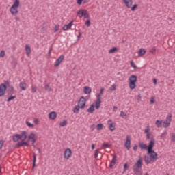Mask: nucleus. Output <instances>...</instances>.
Here are the masks:
<instances>
[{"label":"nucleus","mask_w":175,"mask_h":175,"mask_svg":"<svg viewBox=\"0 0 175 175\" xmlns=\"http://www.w3.org/2000/svg\"><path fill=\"white\" fill-rule=\"evenodd\" d=\"M101 147L103 149L110 148V147H111V145H110V144H109V143H104V144H103Z\"/></svg>","instance_id":"31"},{"label":"nucleus","mask_w":175,"mask_h":175,"mask_svg":"<svg viewBox=\"0 0 175 175\" xmlns=\"http://www.w3.org/2000/svg\"><path fill=\"white\" fill-rule=\"evenodd\" d=\"M120 117H122V118H125V117H126V113H125V112H124L123 111H122L120 112Z\"/></svg>","instance_id":"43"},{"label":"nucleus","mask_w":175,"mask_h":175,"mask_svg":"<svg viewBox=\"0 0 175 175\" xmlns=\"http://www.w3.org/2000/svg\"><path fill=\"white\" fill-rule=\"evenodd\" d=\"M154 103H155V100H154V97H152L150 99V104L154 105Z\"/></svg>","instance_id":"51"},{"label":"nucleus","mask_w":175,"mask_h":175,"mask_svg":"<svg viewBox=\"0 0 175 175\" xmlns=\"http://www.w3.org/2000/svg\"><path fill=\"white\" fill-rule=\"evenodd\" d=\"M142 163H143V160L139 159L136 162L135 165H133V170L135 174H137V173H140V169H142Z\"/></svg>","instance_id":"2"},{"label":"nucleus","mask_w":175,"mask_h":175,"mask_svg":"<svg viewBox=\"0 0 175 175\" xmlns=\"http://www.w3.org/2000/svg\"><path fill=\"white\" fill-rule=\"evenodd\" d=\"M34 139H36V135L34 133H31L28 137V142H31V140H33Z\"/></svg>","instance_id":"21"},{"label":"nucleus","mask_w":175,"mask_h":175,"mask_svg":"<svg viewBox=\"0 0 175 175\" xmlns=\"http://www.w3.org/2000/svg\"><path fill=\"white\" fill-rule=\"evenodd\" d=\"M172 113H169L166 117L165 121L164 122H168L169 124H170V122H172Z\"/></svg>","instance_id":"28"},{"label":"nucleus","mask_w":175,"mask_h":175,"mask_svg":"<svg viewBox=\"0 0 175 175\" xmlns=\"http://www.w3.org/2000/svg\"><path fill=\"white\" fill-rule=\"evenodd\" d=\"M130 65L131 68H133L134 69H136L137 67L136 66V64H135V62H133V60L130 61Z\"/></svg>","instance_id":"40"},{"label":"nucleus","mask_w":175,"mask_h":175,"mask_svg":"<svg viewBox=\"0 0 175 175\" xmlns=\"http://www.w3.org/2000/svg\"><path fill=\"white\" fill-rule=\"evenodd\" d=\"M51 51H53V46H51L49 48V52H48L49 55H50L51 54Z\"/></svg>","instance_id":"54"},{"label":"nucleus","mask_w":175,"mask_h":175,"mask_svg":"<svg viewBox=\"0 0 175 175\" xmlns=\"http://www.w3.org/2000/svg\"><path fill=\"white\" fill-rule=\"evenodd\" d=\"M66 125H68V120H64L59 123V126L61 127L66 126Z\"/></svg>","instance_id":"33"},{"label":"nucleus","mask_w":175,"mask_h":175,"mask_svg":"<svg viewBox=\"0 0 175 175\" xmlns=\"http://www.w3.org/2000/svg\"><path fill=\"white\" fill-rule=\"evenodd\" d=\"M110 131H114L116 129V124L115 123H110L108 124Z\"/></svg>","instance_id":"30"},{"label":"nucleus","mask_w":175,"mask_h":175,"mask_svg":"<svg viewBox=\"0 0 175 175\" xmlns=\"http://www.w3.org/2000/svg\"><path fill=\"white\" fill-rule=\"evenodd\" d=\"M103 91H105V89L104 88H101L100 94H98V95H100V97L102 96V94H103Z\"/></svg>","instance_id":"55"},{"label":"nucleus","mask_w":175,"mask_h":175,"mask_svg":"<svg viewBox=\"0 0 175 175\" xmlns=\"http://www.w3.org/2000/svg\"><path fill=\"white\" fill-rule=\"evenodd\" d=\"M148 132H150V126H148V127L145 129V133H149Z\"/></svg>","instance_id":"56"},{"label":"nucleus","mask_w":175,"mask_h":175,"mask_svg":"<svg viewBox=\"0 0 175 175\" xmlns=\"http://www.w3.org/2000/svg\"><path fill=\"white\" fill-rule=\"evenodd\" d=\"M38 91V88L36 86L31 85V94H36Z\"/></svg>","instance_id":"38"},{"label":"nucleus","mask_w":175,"mask_h":175,"mask_svg":"<svg viewBox=\"0 0 175 175\" xmlns=\"http://www.w3.org/2000/svg\"><path fill=\"white\" fill-rule=\"evenodd\" d=\"M96 129L97 131H102V129H103V124H98L96 126Z\"/></svg>","instance_id":"36"},{"label":"nucleus","mask_w":175,"mask_h":175,"mask_svg":"<svg viewBox=\"0 0 175 175\" xmlns=\"http://www.w3.org/2000/svg\"><path fill=\"white\" fill-rule=\"evenodd\" d=\"M154 144H155V139H152L149 142L147 154L148 155L150 154V157L152 161H158V154L152 150V148H154Z\"/></svg>","instance_id":"1"},{"label":"nucleus","mask_w":175,"mask_h":175,"mask_svg":"<svg viewBox=\"0 0 175 175\" xmlns=\"http://www.w3.org/2000/svg\"><path fill=\"white\" fill-rule=\"evenodd\" d=\"M13 99H16V96H10L8 98L7 102H10V100H13Z\"/></svg>","instance_id":"44"},{"label":"nucleus","mask_w":175,"mask_h":175,"mask_svg":"<svg viewBox=\"0 0 175 175\" xmlns=\"http://www.w3.org/2000/svg\"><path fill=\"white\" fill-rule=\"evenodd\" d=\"M129 87L131 90H135V88H136V81H137V77L136 75H131L129 78Z\"/></svg>","instance_id":"3"},{"label":"nucleus","mask_w":175,"mask_h":175,"mask_svg":"<svg viewBox=\"0 0 175 175\" xmlns=\"http://www.w3.org/2000/svg\"><path fill=\"white\" fill-rule=\"evenodd\" d=\"M19 88L21 91H25V90H27V83L25 82H21L19 83Z\"/></svg>","instance_id":"16"},{"label":"nucleus","mask_w":175,"mask_h":175,"mask_svg":"<svg viewBox=\"0 0 175 175\" xmlns=\"http://www.w3.org/2000/svg\"><path fill=\"white\" fill-rule=\"evenodd\" d=\"M102 99V97H100V94L97 95V100L96 102V110H99V107H100V100Z\"/></svg>","instance_id":"11"},{"label":"nucleus","mask_w":175,"mask_h":175,"mask_svg":"<svg viewBox=\"0 0 175 175\" xmlns=\"http://www.w3.org/2000/svg\"><path fill=\"white\" fill-rule=\"evenodd\" d=\"M155 51H157V47L153 46L149 52L151 53L152 54H154Z\"/></svg>","instance_id":"41"},{"label":"nucleus","mask_w":175,"mask_h":175,"mask_svg":"<svg viewBox=\"0 0 175 175\" xmlns=\"http://www.w3.org/2000/svg\"><path fill=\"white\" fill-rule=\"evenodd\" d=\"M33 167L32 170L35 169V166L36 165V154L33 153Z\"/></svg>","instance_id":"26"},{"label":"nucleus","mask_w":175,"mask_h":175,"mask_svg":"<svg viewBox=\"0 0 175 175\" xmlns=\"http://www.w3.org/2000/svg\"><path fill=\"white\" fill-rule=\"evenodd\" d=\"M95 110V105L92 104L90 105V108L87 110L88 113H94V111Z\"/></svg>","instance_id":"27"},{"label":"nucleus","mask_w":175,"mask_h":175,"mask_svg":"<svg viewBox=\"0 0 175 175\" xmlns=\"http://www.w3.org/2000/svg\"><path fill=\"white\" fill-rule=\"evenodd\" d=\"M133 150H134L135 151H137V144L134 145Z\"/></svg>","instance_id":"58"},{"label":"nucleus","mask_w":175,"mask_h":175,"mask_svg":"<svg viewBox=\"0 0 175 175\" xmlns=\"http://www.w3.org/2000/svg\"><path fill=\"white\" fill-rule=\"evenodd\" d=\"M7 92L8 95H13V94H14V88H13L12 85L9 84V83H7Z\"/></svg>","instance_id":"7"},{"label":"nucleus","mask_w":175,"mask_h":175,"mask_svg":"<svg viewBox=\"0 0 175 175\" xmlns=\"http://www.w3.org/2000/svg\"><path fill=\"white\" fill-rule=\"evenodd\" d=\"M78 103H79L78 106H79V107H81V109H84V107H85V103H87V100H85V97L82 96L79 99Z\"/></svg>","instance_id":"4"},{"label":"nucleus","mask_w":175,"mask_h":175,"mask_svg":"<svg viewBox=\"0 0 175 175\" xmlns=\"http://www.w3.org/2000/svg\"><path fill=\"white\" fill-rule=\"evenodd\" d=\"M126 169H128V163H125L124 165V170H126Z\"/></svg>","instance_id":"59"},{"label":"nucleus","mask_w":175,"mask_h":175,"mask_svg":"<svg viewBox=\"0 0 175 175\" xmlns=\"http://www.w3.org/2000/svg\"><path fill=\"white\" fill-rule=\"evenodd\" d=\"M64 59H65V56H64V55H61L58 57V59L55 62L54 66H55V68H57V66H59V64H61V62L64 61Z\"/></svg>","instance_id":"6"},{"label":"nucleus","mask_w":175,"mask_h":175,"mask_svg":"<svg viewBox=\"0 0 175 175\" xmlns=\"http://www.w3.org/2000/svg\"><path fill=\"white\" fill-rule=\"evenodd\" d=\"M44 90H45V91H47L48 92H51V91H53V89H51V88H50V85H45Z\"/></svg>","instance_id":"34"},{"label":"nucleus","mask_w":175,"mask_h":175,"mask_svg":"<svg viewBox=\"0 0 175 175\" xmlns=\"http://www.w3.org/2000/svg\"><path fill=\"white\" fill-rule=\"evenodd\" d=\"M163 122V127L164 128H167V126H169V125H170V123L167 122Z\"/></svg>","instance_id":"47"},{"label":"nucleus","mask_w":175,"mask_h":175,"mask_svg":"<svg viewBox=\"0 0 175 175\" xmlns=\"http://www.w3.org/2000/svg\"><path fill=\"white\" fill-rule=\"evenodd\" d=\"M85 12V10H81V9L78 10V12H77L78 17H79L80 18H81V17H83Z\"/></svg>","instance_id":"23"},{"label":"nucleus","mask_w":175,"mask_h":175,"mask_svg":"<svg viewBox=\"0 0 175 175\" xmlns=\"http://www.w3.org/2000/svg\"><path fill=\"white\" fill-rule=\"evenodd\" d=\"M146 139H150V133L146 134Z\"/></svg>","instance_id":"64"},{"label":"nucleus","mask_w":175,"mask_h":175,"mask_svg":"<svg viewBox=\"0 0 175 175\" xmlns=\"http://www.w3.org/2000/svg\"><path fill=\"white\" fill-rule=\"evenodd\" d=\"M25 51H26V55L27 56H29V55L31 54V46H29L28 44L25 45Z\"/></svg>","instance_id":"20"},{"label":"nucleus","mask_w":175,"mask_h":175,"mask_svg":"<svg viewBox=\"0 0 175 175\" xmlns=\"http://www.w3.org/2000/svg\"><path fill=\"white\" fill-rule=\"evenodd\" d=\"M99 148L96 149L95 150V153H94V158L96 159V158H98V154L99 153Z\"/></svg>","instance_id":"46"},{"label":"nucleus","mask_w":175,"mask_h":175,"mask_svg":"<svg viewBox=\"0 0 175 175\" xmlns=\"http://www.w3.org/2000/svg\"><path fill=\"white\" fill-rule=\"evenodd\" d=\"M126 150H131V137L126 135V139L124 144Z\"/></svg>","instance_id":"9"},{"label":"nucleus","mask_w":175,"mask_h":175,"mask_svg":"<svg viewBox=\"0 0 175 175\" xmlns=\"http://www.w3.org/2000/svg\"><path fill=\"white\" fill-rule=\"evenodd\" d=\"M21 142H24L27 139V131H22L20 134Z\"/></svg>","instance_id":"15"},{"label":"nucleus","mask_w":175,"mask_h":175,"mask_svg":"<svg viewBox=\"0 0 175 175\" xmlns=\"http://www.w3.org/2000/svg\"><path fill=\"white\" fill-rule=\"evenodd\" d=\"M81 107L80 106L77 105L76 106L74 109H73V112L76 113L77 114L79 113V110H80Z\"/></svg>","instance_id":"39"},{"label":"nucleus","mask_w":175,"mask_h":175,"mask_svg":"<svg viewBox=\"0 0 175 175\" xmlns=\"http://www.w3.org/2000/svg\"><path fill=\"white\" fill-rule=\"evenodd\" d=\"M3 140H0V150L3 147Z\"/></svg>","instance_id":"52"},{"label":"nucleus","mask_w":175,"mask_h":175,"mask_svg":"<svg viewBox=\"0 0 175 175\" xmlns=\"http://www.w3.org/2000/svg\"><path fill=\"white\" fill-rule=\"evenodd\" d=\"M50 120H55L57 118V113L53 111L49 113Z\"/></svg>","instance_id":"22"},{"label":"nucleus","mask_w":175,"mask_h":175,"mask_svg":"<svg viewBox=\"0 0 175 175\" xmlns=\"http://www.w3.org/2000/svg\"><path fill=\"white\" fill-rule=\"evenodd\" d=\"M151 161H152V159L148 157V156H145L144 161L146 162V163H147V165L151 163Z\"/></svg>","instance_id":"29"},{"label":"nucleus","mask_w":175,"mask_h":175,"mask_svg":"<svg viewBox=\"0 0 175 175\" xmlns=\"http://www.w3.org/2000/svg\"><path fill=\"white\" fill-rule=\"evenodd\" d=\"M85 24L87 27H90V25H91V21L88 20Z\"/></svg>","instance_id":"50"},{"label":"nucleus","mask_w":175,"mask_h":175,"mask_svg":"<svg viewBox=\"0 0 175 175\" xmlns=\"http://www.w3.org/2000/svg\"><path fill=\"white\" fill-rule=\"evenodd\" d=\"M139 147L141 148V150H148L147 151H148V146H147V144H144V143H139Z\"/></svg>","instance_id":"18"},{"label":"nucleus","mask_w":175,"mask_h":175,"mask_svg":"<svg viewBox=\"0 0 175 175\" xmlns=\"http://www.w3.org/2000/svg\"><path fill=\"white\" fill-rule=\"evenodd\" d=\"M30 142H32V145L33 146V144H35V143L36 142V138H35L34 139H31Z\"/></svg>","instance_id":"62"},{"label":"nucleus","mask_w":175,"mask_h":175,"mask_svg":"<svg viewBox=\"0 0 175 175\" xmlns=\"http://www.w3.org/2000/svg\"><path fill=\"white\" fill-rule=\"evenodd\" d=\"M117 161V155H114L112 158V161L110 163L109 167L111 169L113 166L116 165V162Z\"/></svg>","instance_id":"17"},{"label":"nucleus","mask_w":175,"mask_h":175,"mask_svg":"<svg viewBox=\"0 0 175 175\" xmlns=\"http://www.w3.org/2000/svg\"><path fill=\"white\" fill-rule=\"evenodd\" d=\"M26 125H27V126H29V128H33V124H31V122L27 121L26 122Z\"/></svg>","instance_id":"45"},{"label":"nucleus","mask_w":175,"mask_h":175,"mask_svg":"<svg viewBox=\"0 0 175 175\" xmlns=\"http://www.w3.org/2000/svg\"><path fill=\"white\" fill-rule=\"evenodd\" d=\"M0 57L1 58H3V57H5V51H1L0 53Z\"/></svg>","instance_id":"49"},{"label":"nucleus","mask_w":175,"mask_h":175,"mask_svg":"<svg viewBox=\"0 0 175 175\" xmlns=\"http://www.w3.org/2000/svg\"><path fill=\"white\" fill-rule=\"evenodd\" d=\"M137 100L138 102H140L142 100V96H140V94H139L137 96Z\"/></svg>","instance_id":"61"},{"label":"nucleus","mask_w":175,"mask_h":175,"mask_svg":"<svg viewBox=\"0 0 175 175\" xmlns=\"http://www.w3.org/2000/svg\"><path fill=\"white\" fill-rule=\"evenodd\" d=\"M24 146H26V147H29V144H28V142H23V141H22V142H18L16 145V146L18 148L24 147Z\"/></svg>","instance_id":"12"},{"label":"nucleus","mask_w":175,"mask_h":175,"mask_svg":"<svg viewBox=\"0 0 175 175\" xmlns=\"http://www.w3.org/2000/svg\"><path fill=\"white\" fill-rule=\"evenodd\" d=\"M70 157H72V150H70V148L66 149L64 151V158L66 159H69Z\"/></svg>","instance_id":"8"},{"label":"nucleus","mask_w":175,"mask_h":175,"mask_svg":"<svg viewBox=\"0 0 175 175\" xmlns=\"http://www.w3.org/2000/svg\"><path fill=\"white\" fill-rule=\"evenodd\" d=\"M123 2L128 9H131V8H132V5L133 3L132 0H123Z\"/></svg>","instance_id":"10"},{"label":"nucleus","mask_w":175,"mask_h":175,"mask_svg":"<svg viewBox=\"0 0 175 175\" xmlns=\"http://www.w3.org/2000/svg\"><path fill=\"white\" fill-rule=\"evenodd\" d=\"M92 91V90H91V88L88 86H85L84 88V94H85L86 95H88V94H91Z\"/></svg>","instance_id":"24"},{"label":"nucleus","mask_w":175,"mask_h":175,"mask_svg":"<svg viewBox=\"0 0 175 175\" xmlns=\"http://www.w3.org/2000/svg\"><path fill=\"white\" fill-rule=\"evenodd\" d=\"M137 8V4H135L133 7H131L132 12H135Z\"/></svg>","instance_id":"48"},{"label":"nucleus","mask_w":175,"mask_h":175,"mask_svg":"<svg viewBox=\"0 0 175 175\" xmlns=\"http://www.w3.org/2000/svg\"><path fill=\"white\" fill-rule=\"evenodd\" d=\"M20 139L21 140L20 134H16L15 135L13 136V138H12L13 142H17Z\"/></svg>","instance_id":"19"},{"label":"nucleus","mask_w":175,"mask_h":175,"mask_svg":"<svg viewBox=\"0 0 175 175\" xmlns=\"http://www.w3.org/2000/svg\"><path fill=\"white\" fill-rule=\"evenodd\" d=\"M90 129H91V131H94V129H95V124H92V125L90 126Z\"/></svg>","instance_id":"63"},{"label":"nucleus","mask_w":175,"mask_h":175,"mask_svg":"<svg viewBox=\"0 0 175 175\" xmlns=\"http://www.w3.org/2000/svg\"><path fill=\"white\" fill-rule=\"evenodd\" d=\"M59 29V27L57 25L55 26L54 27V32H57Z\"/></svg>","instance_id":"53"},{"label":"nucleus","mask_w":175,"mask_h":175,"mask_svg":"<svg viewBox=\"0 0 175 175\" xmlns=\"http://www.w3.org/2000/svg\"><path fill=\"white\" fill-rule=\"evenodd\" d=\"M77 3L78 5H81V3H83V0H77Z\"/></svg>","instance_id":"57"},{"label":"nucleus","mask_w":175,"mask_h":175,"mask_svg":"<svg viewBox=\"0 0 175 175\" xmlns=\"http://www.w3.org/2000/svg\"><path fill=\"white\" fill-rule=\"evenodd\" d=\"M14 8H18L20 6V1H15L12 5Z\"/></svg>","instance_id":"37"},{"label":"nucleus","mask_w":175,"mask_h":175,"mask_svg":"<svg viewBox=\"0 0 175 175\" xmlns=\"http://www.w3.org/2000/svg\"><path fill=\"white\" fill-rule=\"evenodd\" d=\"M171 140H172V142H175V135H174V134L172 135V137H171Z\"/></svg>","instance_id":"60"},{"label":"nucleus","mask_w":175,"mask_h":175,"mask_svg":"<svg viewBox=\"0 0 175 175\" xmlns=\"http://www.w3.org/2000/svg\"><path fill=\"white\" fill-rule=\"evenodd\" d=\"M83 17H84V18H90V15L87 13V10H85V12H83Z\"/></svg>","instance_id":"42"},{"label":"nucleus","mask_w":175,"mask_h":175,"mask_svg":"<svg viewBox=\"0 0 175 175\" xmlns=\"http://www.w3.org/2000/svg\"><path fill=\"white\" fill-rule=\"evenodd\" d=\"M10 12L12 14V16H16L18 13V10H17L16 7H12L10 8Z\"/></svg>","instance_id":"14"},{"label":"nucleus","mask_w":175,"mask_h":175,"mask_svg":"<svg viewBox=\"0 0 175 175\" xmlns=\"http://www.w3.org/2000/svg\"><path fill=\"white\" fill-rule=\"evenodd\" d=\"M118 51V49L117 47H113L109 51V53L114 54V53H116V51Z\"/></svg>","instance_id":"32"},{"label":"nucleus","mask_w":175,"mask_h":175,"mask_svg":"<svg viewBox=\"0 0 175 175\" xmlns=\"http://www.w3.org/2000/svg\"><path fill=\"white\" fill-rule=\"evenodd\" d=\"M155 124L157 128H161L162 126V121L161 120H157Z\"/></svg>","instance_id":"35"},{"label":"nucleus","mask_w":175,"mask_h":175,"mask_svg":"<svg viewBox=\"0 0 175 175\" xmlns=\"http://www.w3.org/2000/svg\"><path fill=\"white\" fill-rule=\"evenodd\" d=\"M72 25H73V21L70 22L68 25H65L62 28L63 31H68V29H70V28H72Z\"/></svg>","instance_id":"13"},{"label":"nucleus","mask_w":175,"mask_h":175,"mask_svg":"<svg viewBox=\"0 0 175 175\" xmlns=\"http://www.w3.org/2000/svg\"><path fill=\"white\" fill-rule=\"evenodd\" d=\"M6 88H8L5 85V83H2L1 85H0V97H2L3 96V95H5L6 92Z\"/></svg>","instance_id":"5"},{"label":"nucleus","mask_w":175,"mask_h":175,"mask_svg":"<svg viewBox=\"0 0 175 175\" xmlns=\"http://www.w3.org/2000/svg\"><path fill=\"white\" fill-rule=\"evenodd\" d=\"M144 54H146V50L143 48L140 49L138 51V55L139 57H143V55H144Z\"/></svg>","instance_id":"25"}]
</instances>
